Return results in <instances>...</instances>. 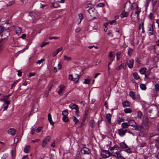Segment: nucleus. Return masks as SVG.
Segmentation results:
<instances>
[{
    "instance_id": "52",
    "label": "nucleus",
    "mask_w": 159,
    "mask_h": 159,
    "mask_svg": "<svg viewBox=\"0 0 159 159\" xmlns=\"http://www.w3.org/2000/svg\"><path fill=\"white\" fill-rule=\"evenodd\" d=\"M8 154L7 153L4 154L2 157V159H5L8 156Z\"/></svg>"
},
{
    "instance_id": "33",
    "label": "nucleus",
    "mask_w": 159,
    "mask_h": 159,
    "mask_svg": "<svg viewBox=\"0 0 159 159\" xmlns=\"http://www.w3.org/2000/svg\"><path fill=\"white\" fill-rule=\"evenodd\" d=\"M89 125L92 128L94 127L95 126V124L94 121L92 120H91L89 123Z\"/></svg>"
},
{
    "instance_id": "22",
    "label": "nucleus",
    "mask_w": 159,
    "mask_h": 159,
    "mask_svg": "<svg viewBox=\"0 0 159 159\" xmlns=\"http://www.w3.org/2000/svg\"><path fill=\"white\" fill-rule=\"evenodd\" d=\"M121 127L122 129H124L128 128L129 127V125L128 123L125 122L121 124Z\"/></svg>"
},
{
    "instance_id": "49",
    "label": "nucleus",
    "mask_w": 159,
    "mask_h": 159,
    "mask_svg": "<svg viewBox=\"0 0 159 159\" xmlns=\"http://www.w3.org/2000/svg\"><path fill=\"white\" fill-rule=\"evenodd\" d=\"M144 28V23L143 22L141 23L139 26V29L140 30L141 29H143Z\"/></svg>"
},
{
    "instance_id": "1",
    "label": "nucleus",
    "mask_w": 159,
    "mask_h": 159,
    "mask_svg": "<svg viewBox=\"0 0 159 159\" xmlns=\"http://www.w3.org/2000/svg\"><path fill=\"white\" fill-rule=\"evenodd\" d=\"M147 111L148 115L150 118H155L158 116L159 112L157 107L156 106L148 107Z\"/></svg>"
},
{
    "instance_id": "24",
    "label": "nucleus",
    "mask_w": 159,
    "mask_h": 159,
    "mask_svg": "<svg viewBox=\"0 0 159 159\" xmlns=\"http://www.w3.org/2000/svg\"><path fill=\"white\" fill-rule=\"evenodd\" d=\"M135 129L136 130H140L143 129V127L142 124L141 125H137L136 124Z\"/></svg>"
},
{
    "instance_id": "34",
    "label": "nucleus",
    "mask_w": 159,
    "mask_h": 159,
    "mask_svg": "<svg viewBox=\"0 0 159 159\" xmlns=\"http://www.w3.org/2000/svg\"><path fill=\"white\" fill-rule=\"evenodd\" d=\"M62 114L64 116H67L68 114V111L67 109L64 110L62 112Z\"/></svg>"
},
{
    "instance_id": "17",
    "label": "nucleus",
    "mask_w": 159,
    "mask_h": 159,
    "mask_svg": "<svg viewBox=\"0 0 159 159\" xmlns=\"http://www.w3.org/2000/svg\"><path fill=\"white\" fill-rule=\"evenodd\" d=\"M48 120L50 123V124L52 125L53 126H54V123L52 121V116L51 114L50 113L48 114Z\"/></svg>"
},
{
    "instance_id": "40",
    "label": "nucleus",
    "mask_w": 159,
    "mask_h": 159,
    "mask_svg": "<svg viewBox=\"0 0 159 159\" xmlns=\"http://www.w3.org/2000/svg\"><path fill=\"white\" fill-rule=\"evenodd\" d=\"M140 88L143 90H145L146 89V85L144 84H142L140 85Z\"/></svg>"
},
{
    "instance_id": "46",
    "label": "nucleus",
    "mask_w": 159,
    "mask_h": 159,
    "mask_svg": "<svg viewBox=\"0 0 159 159\" xmlns=\"http://www.w3.org/2000/svg\"><path fill=\"white\" fill-rule=\"evenodd\" d=\"M133 52V50L131 48H130L129 49L128 51V54L129 56L130 57L131 54Z\"/></svg>"
},
{
    "instance_id": "10",
    "label": "nucleus",
    "mask_w": 159,
    "mask_h": 159,
    "mask_svg": "<svg viewBox=\"0 0 159 159\" xmlns=\"http://www.w3.org/2000/svg\"><path fill=\"white\" fill-rule=\"evenodd\" d=\"M81 152L84 154H89L91 153V151L88 148L84 147L81 149Z\"/></svg>"
},
{
    "instance_id": "28",
    "label": "nucleus",
    "mask_w": 159,
    "mask_h": 159,
    "mask_svg": "<svg viewBox=\"0 0 159 159\" xmlns=\"http://www.w3.org/2000/svg\"><path fill=\"white\" fill-rule=\"evenodd\" d=\"M30 16L32 17V18L33 19H36L37 16L36 13L34 12H30Z\"/></svg>"
},
{
    "instance_id": "29",
    "label": "nucleus",
    "mask_w": 159,
    "mask_h": 159,
    "mask_svg": "<svg viewBox=\"0 0 159 159\" xmlns=\"http://www.w3.org/2000/svg\"><path fill=\"white\" fill-rule=\"evenodd\" d=\"M146 68L144 67L141 69L139 70V72L141 74L143 75L146 73Z\"/></svg>"
},
{
    "instance_id": "58",
    "label": "nucleus",
    "mask_w": 159,
    "mask_h": 159,
    "mask_svg": "<svg viewBox=\"0 0 159 159\" xmlns=\"http://www.w3.org/2000/svg\"><path fill=\"white\" fill-rule=\"evenodd\" d=\"M35 75V73H29V75H28V77H30L32 76H34Z\"/></svg>"
},
{
    "instance_id": "31",
    "label": "nucleus",
    "mask_w": 159,
    "mask_h": 159,
    "mask_svg": "<svg viewBox=\"0 0 159 159\" xmlns=\"http://www.w3.org/2000/svg\"><path fill=\"white\" fill-rule=\"evenodd\" d=\"M158 0H152V2L153 8L157 4H158Z\"/></svg>"
},
{
    "instance_id": "43",
    "label": "nucleus",
    "mask_w": 159,
    "mask_h": 159,
    "mask_svg": "<svg viewBox=\"0 0 159 159\" xmlns=\"http://www.w3.org/2000/svg\"><path fill=\"white\" fill-rule=\"evenodd\" d=\"M129 95L130 97L134 99H135V94L134 92H131L129 94Z\"/></svg>"
},
{
    "instance_id": "45",
    "label": "nucleus",
    "mask_w": 159,
    "mask_h": 159,
    "mask_svg": "<svg viewBox=\"0 0 159 159\" xmlns=\"http://www.w3.org/2000/svg\"><path fill=\"white\" fill-rule=\"evenodd\" d=\"M43 128V127H39L37 129H35V131L37 133H39L42 130Z\"/></svg>"
},
{
    "instance_id": "15",
    "label": "nucleus",
    "mask_w": 159,
    "mask_h": 159,
    "mask_svg": "<svg viewBox=\"0 0 159 159\" xmlns=\"http://www.w3.org/2000/svg\"><path fill=\"white\" fill-rule=\"evenodd\" d=\"M148 30L150 31L149 34L152 35L153 34V25H149L148 27Z\"/></svg>"
},
{
    "instance_id": "30",
    "label": "nucleus",
    "mask_w": 159,
    "mask_h": 159,
    "mask_svg": "<svg viewBox=\"0 0 159 159\" xmlns=\"http://www.w3.org/2000/svg\"><path fill=\"white\" fill-rule=\"evenodd\" d=\"M133 76L135 79L138 80L140 79V77L138 74L136 72H134L133 74Z\"/></svg>"
},
{
    "instance_id": "41",
    "label": "nucleus",
    "mask_w": 159,
    "mask_h": 159,
    "mask_svg": "<svg viewBox=\"0 0 159 159\" xmlns=\"http://www.w3.org/2000/svg\"><path fill=\"white\" fill-rule=\"evenodd\" d=\"M138 117L139 118H141L142 116V113L141 111H138L137 112Z\"/></svg>"
},
{
    "instance_id": "4",
    "label": "nucleus",
    "mask_w": 159,
    "mask_h": 159,
    "mask_svg": "<svg viewBox=\"0 0 159 159\" xmlns=\"http://www.w3.org/2000/svg\"><path fill=\"white\" fill-rule=\"evenodd\" d=\"M138 4L136 3H134L131 4L130 2H126L125 4L124 8L126 7L128 10L130 11L132 9H134V7H137Z\"/></svg>"
},
{
    "instance_id": "62",
    "label": "nucleus",
    "mask_w": 159,
    "mask_h": 159,
    "mask_svg": "<svg viewBox=\"0 0 159 159\" xmlns=\"http://www.w3.org/2000/svg\"><path fill=\"white\" fill-rule=\"evenodd\" d=\"M68 79L69 80H71L72 81H73V78L72 75H69Z\"/></svg>"
},
{
    "instance_id": "57",
    "label": "nucleus",
    "mask_w": 159,
    "mask_h": 159,
    "mask_svg": "<svg viewBox=\"0 0 159 159\" xmlns=\"http://www.w3.org/2000/svg\"><path fill=\"white\" fill-rule=\"evenodd\" d=\"M33 111H37V106H34L33 107V108L32 109Z\"/></svg>"
},
{
    "instance_id": "50",
    "label": "nucleus",
    "mask_w": 159,
    "mask_h": 159,
    "mask_svg": "<svg viewBox=\"0 0 159 159\" xmlns=\"http://www.w3.org/2000/svg\"><path fill=\"white\" fill-rule=\"evenodd\" d=\"M94 8H91L88 10V11L89 13L91 14L94 11Z\"/></svg>"
},
{
    "instance_id": "23",
    "label": "nucleus",
    "mask_w": 159,
    "mask_h": 159,
    "mask_svg": "<svg viewBox=\"0 0 159 159\" xmlns=\"http://www.w3.org/2000/svg\"><path fill=\"white\" fill-rule=\"evenodd\" d=\"M129 15L128 13L125 12V10L121 14L120 17L121 18L127 17Z\"/></svg>"
},
{
    "instance_id": "61",
    "label": "nucleus",
    "mask_w": 159,
    "mask_h": 159,
    "mask_svg": "<svg viewBox=\"0 0 159 159\" xmlns=\"http://www.w3.org/2000/svg\"><path fill=\"white\" fill-rule=\"evenodd\" d=\"M35 131V129L34 128H33L31 129V132L32 135H33L34 134Z\"/></svg>"
},
{
    "instance_id": "21",
    "label": "nucleus",
    "mask_w": 159,
    "mask_h": 159,
    "mask_svg": "<svg viewBox=\"0 0 159 159\" xmlns=\"http://www.w3.org/2000/svg\"><path fill=\"white\" fill-rule=\"evenodd\" d=\"M62 50V47H60L59 48L57 49L56 50V52H54L52 53V56L53 57H55L57 54L59 52Z\"/></svg>"
},
{
    "instance_id": "56",
    "label": "nucleus",
    "mask_w": 159,
    "mask_h": 159,
    "mask_svg": "<svg viewBox=\"0 0 159 159\" xmlns=\"http://www.w3.org/2000/svg\"><path fill=\"white\" fill-rule=\"evenodd\" d=\"M148 17L149 18L151 19H152L153 18V14L152 13H151L149 15Z\"/></svg>"
},
{
    "instance_id": "39",
    "label": "nucleus",
    "mask_w": 159,
    "mask_h": 159,
    "mask_svg": "<svg viewBox=\"0 0 159 159\" xmlns=\"http://www.w3.org/2000/svg\"><path fill=\"white\" fill-rule=\"evenodd\" d=\"M79 18L80 20L79 22V24H80V23L81 22V21L83 19V16L82 13H80L79 15Z\"/></svg>"
},
{
    "instance_id": "26",
    "label": "nucleus",
    "mask_w": 159,
    "mask_h": 159,
    "mask_svg": "<svg viewBox=\"0 0 159 159\" xmlns=\"http://www.w3.org/2000/svg\"><path fill=\"white\" fill-rule=\"evenodd\" d=\"M15 29L17 34H20L21 33V29L20 27L17 26L16 27Z\"/></svg>"
},
{
    "instance_id": "5",
    "label": "nucleus",
    "mask_w": 159,
    "mask_h": 159,
    "mask_svg": "<svg viewBox=\"0 0 159 159\" xmlns=\"http://www.w3.org/2000/svg\"><path fill=\"white\" fill-rule=\"evenodd\" d=\"M142 125L144 130L148 129L149 127V123L148 118L147 117L144 116L143 118Z\"/></svg>"
},
{
    "instance_id": "42",
    "label": "nucleus",
    "mask_w": 159,
    "mask_h": 159,
    "mask_svg": "<svg viewBox=\"0 0 159 159\" xmlns=\"http://www.w3.org/2000/svg\"><path fill=\"white\" fill-rule=\"evenodd\" d=\"M105 6V4L103 3H101L98 4L97 7H103Z\"/></svg>"
},
{
    "instance_id": "14",
    "label": "nucleus",
    "mask_w": 159,
    "mask_h": 159,
    "mask_svg": "<svg viewBox=\"0 0 159 159\" xmlns=\"http://www.w3.org/2000/svg\"><path fill=\"white\" fill-rule=\"evenodd\" d=\"M134 60L133 59H130L128 60L127 62V64L128 65V67L130 68H133L134 64Z\"/></svg>"
},
{
    "instance_id": "63",
    "label": "nucleus",
    "mask_w": 159,
    "mask_h": 159,
    "mask_svg": "<svg viewBox=\"0 0 159 159\" xmlns=\"http://www.w3.org/2000/svg\"><path fill=\"white\" fill-rule=\"evenodd\" d=\"M81 30V29L80 28H77L75 30V31L76 32V33H78Z\"/></svg>"
},
{
    "instance_id": "37",
    "label": "nucleus",
    "mask_w": 159,
    "mask_h": 159,
    "mask_svg": "<svg viewBox=\"0 0 159 159\" xmlns=\"http://www.w3.org/2000/svg\"><path fill=\"white\" fill-rule=\"evenodd\" d=\"M124 111L126 113H130L132 112L130 108H126L124 110Z\"/></svg>"
},
{
    "instance_id": "55",
    "label": "nucleus",
    "mask_w": 159,
    "mask_h": 159,
    "mask_svg": "<svg viewBox=\"0 0 159 159\" xmlns=\"http://www.w3.org/2000/svg\"><path fill=\"white\" fill-rule=\"evenodd\" d=\"M44 61V59H42L41 60H38L37 62V63L40 64L43 62Z\"/></svg>"
},
{
    "instance_id": "18",
    "label": "nucleus",
    "mask_w": 159,
    "mask_h": 159,
    "mask_svg": "<svg viewBox=\"0 0 159 159\" xmlns=\"http://www.w3.org/2000/svg\"><path fill=\"white\" fill-rule=\"evenodd\" d=\"M65 86L63 85H61L60 86V89L58 91V93L60 95H61V93L64 90Z\"/></svg>"
},
{
    "instance_id": "3",
    "label": "nucleus",
    "mask_w": 159,
    "mask_h": 159,
    "mask_svg": "<svg viewBox=\"0 0 159 159\" xmlns=\"http://www.w3.org/2000/svg\"><path fill=\"white\" fill-rule=\"evenodd\" d=\"M136 9L135 12L134 13V15L135 16V15H136L137 16L135 17H133L132 16L133 13L132 15H131V19L132 20L135 22H137L139 21V13L140 11V10L139 9L138 6L137 7H134V9Z\"/></svg>"
},
{
    "instance_id": "38",
    "label": "nucleus",
    "mask_w": 159,
    "mask_h": 159,
    "mask_svg": "<svg viewBox=\"0 0 159 159\" xmlns=\"http://www.w3.org/2000/svg\"><path fill=\"white\" fill-rule=\"evenodd\" d=\"M62 120L65 122H66L69 120V119L67 116H64L63 117Z\"/></svg>"
},
{
    "instance_id": "11",
    "label": "nucleus",
    "mask_w": 159,
    "mask_h": 159,
    "mask_svg": "<svg viewBox=\"0 0 159 159\" xmlns=\"http://www.w3.org/2000/svg\"><path fill=\"white\" fill-rule=\"evenodd\" d=\"M118 132L119 135L120 136H123L125 135L127 132V129L121 128L119 129Z\"/></svg>"
},
{
    "instance_id": "8",
    "label": "nucleus",
    "mask_w": 159,
    "mask_h": 159,
    "mask_svg": "<svg viewBox=\"0 0 159 159\" xmlns=\"http://www.w3.org/2000/svg\"><path fill=\"white\" fill-rule=\"evenodd\" d=\"M101 156L104 158H106L110 156V153L107 151L103 150L102 152Z\"/></svg>"
},
{
    "instance_id": "47",
    "label": "nucleus",
    "mask_w": 159,
    "mask_h": 159,
    "mask_svg": "<svg viewBox=\"0 0 159 159\" xmlns=\"http://www.w3.org/2000/svg\"><path fill=\"white\" fill-rule=\"evenodd\" d=\"M155 88L156 91H159V84H157L155 85Z\"/></svg>"
},
{
    "instance_id": "13",
    "label": "nucleus",
    "mask_w": 159,
    "mask_h": 159,
    "mask_svg": "<svg viewBox=\"0 0 159 159\" xmlns=\"http://www.w3.org/2000/svg\"><path fill=\"white\" fill-rule=\"evenodd\" d=\"M69 107L71 109H75L76 110V113L79 112V107L78 106L75 104H71L69 105Z\"/></svg>"
},
{
    "instance_id": "48",
    "label": "nucleus",
    "mask_w": 159,
    "mask_h": 159,
    "mask_svg": "<svg viewBox=\"0 0 159 159\" xmlns=\"http://www.w3.org/2000/svg\"><path fill=\"white\" fill-rule=\"evenodd\" d=\"M124 120H125L123 118L119 117L118 118V120H117V122L119 123H120V122L123 121Z\"/></svg>"
},
{
    "instance_id": "19",
    "label": "nucleus",
    "mask_w": 159,
    "mask_h": 159,
    "mask_svg": "<svg viewBox=\"0 0 159 159\" xmlns=\"http://www.w3.org/2000/svg\"><path fill=\"white\" fill-rule=\"evenodd\" d=\"M111 115L110 114L108 113L106 115L107 120L108 123L109 124H111Z\"/></svg>"
},
{
    "instance_id": "44",
    "label": "nucleus",
    "mask_w": 159,
    "mask_h": 159,
    "mask_svg": "<svg viewBox=\"0 0 159 159\" xmlns=\"http://www.w3.org/2000/svg\"><path fill=\"white\" fill-rule=\"evenodd\" d=\"M64 59L66 61H69L71 59V57H68L64 55Z\"/></svg>"
},
{
    "instance_id": "53",
    "label": "nucleus",
    "mask_w": 159,
    "mask_h": 159,
    "mask_svg": "<svg viewBox=\"0 0 159 159\" xmlns=\"http://www.w3.org/2000/svg\"><path fill=\"white\" fill-rule=\"evenodd\" d=\"M73 121L75 122V123H76L78 122V120L75 116H73Z\"/></svg>"
},
{
    "instance_id": "60",
    "label": "nucleus",
    "mask_w": 159,
    "mask_h": 159,
    "mask_svg": "<svg viewBox=\"0 0 159 159\" xmlns=\"http://www.w3.org/2000/svg\"><path fill=\"white\" fill-rule=\"evenodd\" d=\"M59 38L58 37L54 36V37H49V38L51 40L52 39H58Z\"/></svg>"
},
{
    "instance_id": "59",
    "label": "nucleus",
    "mask_w": 159,
    "mask_h": 159,
    "mask_svg": "<svg viewBox=\"0 0 159 159\" xmlns=\"http://www.w3.org/2000/svg\"><path fill=\"white\" fill-rule=\"evenodd\" d=\"M11 96V94H9L7 95L3 96V97L5 98V100H7L8 99L9 97Z\"/></svg>"
},
{
    "instance_id": "9",
    "label": "nucleus",
    "mask_w": 159,
    "mask_h": 159,
    "mask_svg": "<svg viewBox=\"0 0 159 159\" xmlns=\"http://www.w3.org/2000/svg\"><path fill=\"white\" fill-rule=\"evenodd\" d=\"M51 139V137L49 136H47L45 139L43 140L42 146L44 148L46 147L49 141Z\"/></svg>"
},
{
    "instance_id": "25",
    "label": "nucleus",
    "mask_w": 159,
    "mask_h": 159,
    "mask_svg": "<svg viewBox=\"0 0 159 159\" xmlns=\"http://www.w3.org/2000/svg\"><path fill=\"white\" fill-rule=\"evenodd\" d=\"M122 105L124 107H128L130 106V103L127 101L123 102L122 103Z\"/></svg>"
},
{
    "instance_id": "51",
    "label": "nucleus",
    "mask_w": 159,
    "mask_h": 159,
    "mask_svg": "<svg viewBox=\"0 0 159 159\" xmlns=\"http://www.w3.org/2000/svg\"><path fill=\"white\" fill-rule=\"evenodd\" d=\"M4 103V104L6 105L7 106H8V105L10 103V101H7V100H5Z\"/></svg>"
},
{
    "instance_id": "7",
    "label": "nucleus",
    "mask_w": 159,
    "mask_h": 159,
    "mask_svg": "<svg viewBox=\"0 0 159 159\" xmlns=\"http://www.w3.org/2000/svg\"><path fill=\"white\" fill-rule=\"evenodd\" d=\"M10 30H2L1 33H2V39H6L7 38L10 34Z\"/></svg>"
},
{
    "instance_id": "32",
    "label": "nucleus",
    "mask_w": 159,
    "mask_h": 159,
    "mask_svg": "<svg viewBox=\"0 0 159 159\" xmlns=\"http://www.w3.org/2000/svg\"><path fill=\"white\" fill-rule=\"evenodd\" d=\"M75 76V78H73V81H75V82H77L79 80L80 76L77 74Z\"/></svg>"
},
{
    "instance_id": "35",
    "label": "nucleus",
    "mask_w": 159,
    "mask_h": 159,
    "mask_svg": "<svg viewBox=\"0 0 159 159\" xmlns=\"http://www.w3.org/2000/svg\"><path fill=\"white\" fill-rule=\"evenodd\" d=\"M121 52H118L116 53L117 59L118 61L121 57Z\"/></svg>"
},
{
    "instance_id": "54",
    "label": "nucleus",
    "mask_w": 159,
    "mask_h": 159,
    "mask_svg": "<svg viewBox=\"0 0 159 159\" xmlns=\"http://www.w3.org/2000/svg\"><path fill=\"white\" fill-rule=\"evenodd\" d=\"M48 43H49L48 42H46V43H42V44H41V45H40V46L41 47H44L46 45L48 44Z\"/></svg>"
},
{
    "instance_id": "2",
    "label": "nucleus",
    "mask_w": 159,
    "mask_h": 159,
    "mask_svg": "<svg viewBox=\"0 0 159 159\" xmlns=\"http://www.w3.org/2000/svg\"><path fill=\"white\" fill-rule=\"evenodd\" d=\"M109 149L111 151L110 153L113 156L117 158H120L121 157L120 150L118 146L115 145L113 147H110Z\"/></svg>"
},
{
    "instance_id": "64",
    "label": "nucleus",
    "mask_w": 159,
    "mask_h": 159,
    "mask_svg": "<svg viewBox=\"0 0 159 159\" xmlns=\"http://www.w3.org/2000/svg\"><path fill=\"white\" fill-rule=\"evenodd\" d=\"M122 68V66L121 65V64L120 66H119L116 67V69L117 70H120Z\"/></svg>"
},
{
    "instance_id": "16",
    "label": "nucleus",
    "mask_w": 159,
    "mask_h": 159,
    "mask_svg": "<svg viewBox=\"0 0 159 159\" xmlns=\"http://www.w3.org/2000/svg\"><path fill=\"white\" fill-rule=\"evenodd\" d=\"M8 133L9 134L11 135H15L16 134V130L14 129H10L8 130Z\"/></svg>"
},
{
    "instance_id": "6",
    "label": "nucleus",
    "mask_w": 159,
    "mask_h": 159,
    "mask_svg": "<svg viewBox=\"0 0 159 159\" xmlns=\"http://www.w3.org/2000/svg\"><path fill=\"white\" fill-rule=\"evenodd\" d=\"M11 27V25L9 22H7L4 23L3 24V26H0V33L2 30H10V29Z\"/></svg>"
},
{
    "instance_id": "12",
    "label": "nucleus",
    "mask_w": 159,
    "mask_h": 159,
    "mask_svg": "<svg viewBox=\"0 0 159 159\" xmlns=\"http://www.w3.org/2000/svg\"><path fill=\"white\" fill-rule=\"evenodd\" d=\"M136 125V123L133 120H130L128 122L129 126H131L132 127L131 128L132 129H135Z\"/></svg>"
},
{
    "instance_id": "20",
    "label": "nucleus",
    "mask_w": 159,
    "mask_h": 159,
    "mask_svg": "<svg viewBox=\"0 0 159 159\" xmlns=\"http://www.w3.org/2000/svg\"><path fill=\"white\" fill-rule=\"evenodd\" d=\"M30 150V146L29 145H27L24 148V151L26 153H28Z\"/></svg>"
},
{
    "instance_id": "36",
    "label": "nucleus",
    "mask_w": 159,
    "mask_h": 159,
    "mask_svg": "<svg viewBox=\"0 0 159 159\" xmlns=\"http://www.w3.org/2000/svg\"><path fill=\"white\" fill-rule=\"evenodd\" d=\"M90 79H84V81L83 83L84 84H88L90 83Z\"/></svg>"
},
{
    "instance_id": "27",
    "label": "nucleus",
    "mask_w": 159,
    "mask_h": 159,
    "mask_svg": "<svg viewBox=\"0 0 159 159\" xmlns=\"http://www.w3.org/2000/svg\"><path fill=\"white\" fill-rule=\"evenodd\" d=\"M120 146L121 148H126L128 147L127 145L124 142L120 143Z\"/></svg>"
}]
</instances>
